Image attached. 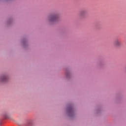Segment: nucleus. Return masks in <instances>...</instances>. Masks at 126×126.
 <instances>
[{
	"mask_svg": "<svg viewBox=\"0 0 126 126\" xmlns=\"http://www.w3.org/2000/svg\"><path fill=\"white\" fill-rule=\"evenodd\" d=\"M32 126V123L30 122H29L26 124V126Z\"/></svg>",
	"mask_w": 126,
	"mask_h": 126,
	"instance_id": "5",
	"label": "nucleus"
},
{
	"mask_svg": "<svg viewBox=\"0 0 126 126\" xmlns=\"http://www.w3.org/2000/svg\"><path fill=\"white\" fill-rule=\"evenodd\" d=\"M86 13V12L85 11H82L80 13V16L83 17L85 15Z\"/></svg>",
	"mask_w": 126,
	"mask_h": 126,
	"instance_id": "3",
	"label": "nucleus"
},
{
	"mask_svg": "<svg viewBox=\"0 0 126 126\" xmlns=\"http://www.w3.org/2000/svg\"><path fill=\"white\" fill-rule=\"evenodd\" d=\"M114 44L115 47H121V46H122V43L119 39H116Z\"/></svg>",
	"mask_w": 126,
	"mask_h": 126,
	"instance_id": "2",
	"label": "nucleus"
},
{
	"mask_svg": "<svg viewBox=\"0 0 126 126\" xmlns=\"http://www.w3.org/2000/svg\"><path fill=\"white\" fill-rule=\"evenodd\" d=\"M49 21L50 22H57V20H59V15L57 14H53L49 16Z\"/></svg>",
	"mask_w": 126,
	"mask_h": 126,
	"instance_id": "1",
	"label": "nucleus"
},
{
	"mask_svg": "<svg viewBox=\"0 0 126 126\" xmlns=\"http://www.w3.org/2000/svg\"><path fill=\"white\" fill-rule=\"evenodd\" d=\"M1 81H5L6 80V76H2L1 77Z\"/></svg>",
	"mask_w": 126,
	"mask_h": 126,
	"instance_id": "4",
	"label": "nucleus"
},
{
	"mask_svg": "<svg viewBox=\"0 0 126 126\" xmlns=\"http://www.w3.org/2000/svg\"><path fill=\"white\" fill-rule=\"evenodd\" d=\"M0 125H1V122H0Z\"/></svg>",
	"mask_w": 126,
	"mask_h": 126,
	"instance_id": "6",
	"label": "nucleus"
}]
</instances>
